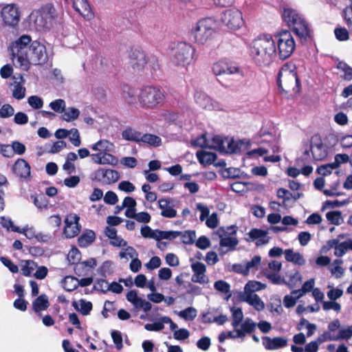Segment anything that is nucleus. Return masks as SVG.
Listing matches in <instances>:
<instances>
[{"instance_id": "3c124183", "label": "nucleus", "mask_w": 352, "mask_h": 352, "mask_svg": "<svg viewBox=\"0 0 352 352\" xmlns=\"http://www.w3.org/2000/svg\"><path fill=\"white\" fill-rule=\"evenodd\" d=\"M337 68L342 71L344 74L342 76L345 80L350 81L352 80V67L344 61H339L337 64Z\"/></svg>"}, {"instance_id": "20e7f679", "label": "nucleus", "mask_w": 352, "mask_h": 352, "mask_svg": "<svg viewBox=\"0 0 352 352\" xmlns=\"http://www.w3.org/2000/svg\"><path fill=\"white\" fill-rule=\"evenodd\" d=\"M31 41V37L24 34L13 42L9 47L12 59L16 58L19 67L25 71L28 69L27 54L29 52Z\"/></svg>"}, {"instance_id": "37998d69", "label": "nucleus", "mask_w": 352, "mask_h": 352, "mask_svg": "<svg viewBox=\"0 0 352 352\" xmlns=\"http://www.w3.org/2000/svg\"><path fill=\"white\" fill-rule=\"evenodd\" d=\"M96 239V234L94 231L89 230L83 233L78 239L80 247H87L89 245Z\"/></svg>"}, {"instance_id": "0eeeda50", "label": "nucleus", "mask_w": 352, "mask_h": 352, "mask_svg": "<svg viewBox=\"0 0 352 352\" xmlns=\"http://www.w3.org/2000/svg\"><path fill=\"white\" fill-rule=\"evenodd\" d=\"M277 43L278 55L280 59L285 60L289 58L294 51L296 44L294 39L288 30H283L275 35Z\"/></svg>"}, {"instance_id": "338daca9", "label": "nucleus", "mask_w": 352, "mask_h": 352, "mask_svg": "<svg viewBox=\"0 0 352 352\" xmlns=\"http://www.w3.org/2000/svg\"><path fill=\"white\" fill-rule=\"evenodd\" d=\"M164 328V322H162V317L159 319V321L150 324L148 323L144 325V329L150 331H160Z\"/></svg>"}, {"instance_id": "6e6552de", "label": "nucleus", "mask_w": 352, "mask_h": 352, "mask_svg": "<svg viewBox=\"0 0 352 352\" xmlns=\"http://www.w3.org/2000/svg\"><path fill=\"white\" fill-rule=\"evenodd\" d=\"M164 94L160 88L154 86L143 87L139 95L138 101L144 108H152L164 100Z\"/></svg>"}, {"instance_id": "a18cd8bd", "label": "nucleus", "mask_w": 352, "mask_h": 352, "mask_svg": "<svg viewBox=\"0 0 352 352\" xmlns=\"http://www.w3.org/2000/svg\"><path fill=\"white\" fill-rule=\"evenodd\" d=\"M347 250H352V239H348L336 245L334 254L338 257H341L345 254Z\"/></svg>"}, {"instance_id": "4be33fe9", "label": "nucleus", "mask_w": 352, "mask_h": 352, "mask_svg": "<svg viewBox=\"0 0 352 352\" xmlns=\"http://www.w3.org/2000/svg\"><path fill=\"white\" fill-rule=\"evenodd\" d=\"M12 170L21 179L30 177V166L24 159H18L13 165Z\"/></svg>"}, {"instance_id": "9d476101", "label": "nucleus", "mask_w": 352, "mask_h": 352, "mask_svg": "<svg viewBox=\"0 0 352 352\" xmlns=\"http://www.w3.org/2000/svg\"><path fill=\"white\" fill-rule=\"evenodd\" d=\"M221 21L230 30H238L243 25L241 12L237 9H229L224 11Z\"/></svg>"}, {"instance_id": "7ed1b4c3", "label": "nucleus", "mask_w": 352, "mask_h": 352, "mask_svg": "<svg viewBox=\"0 0 352 352\" xmlns=\"http://www.w3.org/2000/svg\"><path fill=\"white\" fill-rule=\"evenodd\" d=\"M282 17L302 43L307 42L308 24L306 20L296 10L289 8L283 9Z\"/></svg>"}, {"instance_id": "e2e57ef3", "label": "nucleus", "mask_w": 352, "mask_h": 352, "mask_svg": "<svg viewBox=\"0 0 352 352\" xmlns=\"http://www.w3.org/2000/svg\"><path fill=\"white\" fill-rule=\"evenodd\" d=\"M29 105L34 109H39L43 106V99L38 96H31L28 98Z\"/></svg>"}, {"instance_id": "ddd939ff", "label": "nucleus", "mask_w": 352, "mask_h": 352, "mask_svg": "<svg viewBox=\"0 0 352 352\" xmlns=\"http://www.w3.org/2000/svg\"><path fill=\"white\" fill-rule=\"evenodd\" d=\"M80 217L76 214H69L65 219L63 233L67 238H73L80 232Z\"/></svg>"}, {"instance_id": "774afa93", "label": "nucleus", "mask_w": 352, "mask_h": 352, "mask_svg": "<svg viewBox=\"0 0 352 352\" xmlns=\"http://www.w3.org/2000/svg\"><path fill=\"white\" fill-rule=\"evenodd\" d=\"M334 33L336 38L339 41H344L349 38V32L345 28H336Z\"/></svg>"}, {"instance_id": "f3484780", "label": "nucleus", "mask_w": 352, "mask_h": 352, "mask_svg": "<svg viewBox=\"0 0 352 352\" xmlns=\"http://www.w3.org/2000/svg\"><path fill=\"white\" fill-rule=\"evenodd\" d=\"M84 18L90 19L93 16L91 6L87 0H65Z\"/></svg>"}, {"instance_id": "4c0bfd02", "label": "nucleus", "mask_w": 352, "mask_h": 352, "mask_svg": "<svg viewBox=\"0 0 352 352\" xmlns=\"http://www.w3.org/2000/svg\"><path fill=\"white\" fill-rule=\"evenodd\" d=\"M122 98L129 104H133L137 102V96L135 90L127 85L122 87Z\"/></svg>"}, {"instance_id": "8fccbe9b", "label": "nucleus", "mask_w": 352, "mask_h": 352, "mask_svg": "<svg viewBox=\"0 0 352 352\" xmlns=\"http://www.w3.org/2000/svg\"><path fill=\"white\" fill-rule=\"evenodd\" d=\"M307 157L308 150L305 148L303 152V157H298L296 160L297 166L301 168L302 173L305 176H308Z\"/></svg>"}, {"instance_id": "dca6fc26", "label": "nucleus", "mask_w": 352, "mask_h": 352, "mask_svg": "<svg viewBox=\"0 0 352 352\" xmlns=\"http://www.w3.org/2000/svg\"><path fill=\"white\" fill-rule=\"evenodd\" d=\"M126 298L134 306L135 309H142L144 311L148 312L152 309L151 303L139 297L136 290L129 291L126 294Z\"/></svg>"}, {"instance_id": "6e6d98bb", "label": "nucleus", "mask_w": 352, "mask_h": 352, "mask_svg": "<svg viewBox=\"0 0 352 352\" xmlns=\"http://www.w3.org/2000/svg\"><path fill=\"white\" fill-rule=\"evenodd\" d=\"M214 287L218 292H220L226 294H229V295L226 298L227 300H228L229 298L231 296V294H230V285L227 282L222 280H217L214 283Z\"/></svg>"}, {"instance_id": "f704fd0d", "label": "nucleus", "mask_w": 352, "mask_h": 352, "mask_svg": "<svg viewBox=\"0 0 352 352\" xmlns=\"http://www.w3.org/2000/svg\"><path fill=\"white\" fill-rule=\"evenodd\" d=\"M266 287L265 284L261 283V282L256 280H250L248 281L245 287L244 291L239 292V294H246V295H256L254 294L255 292L260 291Z\"/></svg>"}, {"instance_id": "864d4df0", "label": "nucleus", "mask_w": 352, "mask_h": 352, "mask_svg": "<svg viewBox=\"0 0 352 352\" xmlns=\"http://www.w3.org/2000/svg\"><path fill=\"white\" fill-rule=\"evenodd\" d=\"M78 287V279L73 276H66L63 281V287L67 292H72Z\"/></svg>"}, {"instance_id": "a211bd4d", "label": "nucleus", "mask_w": 352, "mask_h": 352, "mask_svg": "<svg viewBox=\"0 0 352 352\" xmlns=\"http://www.w3.org/2000/svg\"><path fill=\"white\" fill-rule=\"evenodd\" d=\"M196 103L203 109L208 110H217L220 109L218 102L214 101L211 98L203 92H197L195 94Z\"/></svg>"}, {"instance_id": "e433bc0d", "label": "nucleus", "mask_w": 352, "mask_h": 352, "mask_svg": "<svg viewBox=\"0 0 352 352\" xmlns=\"http://www.w3.org/2000/svg\"><path fill=\"white\" fill-rule=\"evenodd\" d=\"M72 305L76 310L80 311L84 316L89 315L93 307L90 301H86L84 299H80L78 302L74 301Z\"/></svg>"}, {"instance_id": "5701e85b", "label": "nucleus", "mask_w": 352, "mask_h": 352, "mask_svg": "<svg viewBox=\"0 0 352 352\" xmlns=\"http://www.w3.org/2000/svg\"><path fill=\"white\" fill-rule=\"evenodd\" d=\"M110 153L111 152H102L91 154V160L97 164L116 165L118 162V158Z\"/></svg>"}, {"instance_id": "a19ab883", "label": "nucleus", "mask_w": 352, "mask_h": 352, "mask_svg": "<svg viewBox=\"0 0 352 352\" xmlns=\"http://www.w3.org/2000/svg\"><path fill=\"white\" fill-rule=\"evenodd\" d=\"M178 232L175 231H162L155 230L152 239L160 241L162 239L173 240L177 237Z\"/></svg>"}, {"instance_id": "13d9d810", "label": "nucleus", "mask_w": 352, "mask_h": 352, "mask_svg": "<svg viewBox=\"0 0 352 352\" xmlns=\"http://www.w3.org/2000/svg\"><path fill=\"white\" fill-rule=\"evenodd\" d=\"M178 316L186 320H192L197 316V310L190 307L179 312Z\"/></svg>"}, {"instance_id": "680f3d73", "label": "nucleus", "mask_w": 352, "mask_h": 352, "mask_svg": "<svg viewBox=\"0 0 352 352\" xmlns=\"http://www.w3.org/2000/svg\"><path fill=\"white\" fill-rule=\"evenodd\" d=\"M25 87L16 82L12 91V96L16 100H21L25 96Z\"/></svg>"}, {"instance_id": "79ce46f5", "label": "nucleus", "mask_w": 352, "mask_h": 352, "mask_svg": "<svg viewBox=\"0 0 352 352\" xmlns=\"http://www.w3.org/2000/svg\"><path fill=\"white\" fill-rule=\"evenodd\" d=\"M142 133L131 127L126 128L122 133V138L135 142H140Z\"/></svg>"}, {"instance_id": "1a4fd4ad", "label": "nucleus", "mask_w": 352, "mask_h": 352, "mask_svg": "<svg viewBox=\"0 0 352 352\" xmlns=\"http://www.w3.org/2000/svg\"><path fill=\"white\" fill-rule=\"evenodd\" d=\"M28 60V68L30 63L34 65H41L47 60L45 46L37 41H32L29 47V52L27 54Z\"/></svg>"}, {"instance_id": "423d86ee", "label": "nucleus", "mask_w": 352, "mask_h": 352, "mask_svg": "<svg viewBox=\"0 0 352 352\" xmlns=\"http://www.w3.org/2000/svg\"><path fill=\"white\" fill-rule=\"evenodd\" d=\"M216 22L212 18L199 20L191 30L195 42L204 45L212 38L215 34Z\"/></svg>"}, {"instance_id": "72a5a7b5", "label": "nucleus", "mask_w": 352, "mask_h": 352, "mask_svg": "<svg viewBox=\"0 0 352 352\" xmlns=\"http://www.w3.org/2000/svg\"><path fill=\"white\" fill-rule=\"evenodd\" d=\"M248 144V142L245 140L234 141L232 138H228V142H227L226 145V153L241 152L246 148Z\"/></svg>"}, {"instance_id": "58836bf2", "label": "nucleus", "mask_w": 352, "mask_h": 352, "mask_svg": "<svg viewBox=\"0 0 352 352\" xmlns=\"http://www.w3.org/2000/svg\"><path fill=\"white\" fill-rule=\"evenodd\" d=\"M196 155L199 162L203 164H212L217 159V155L214 153L204 151H197Z\"/></svg>"}, {"instance_id": "c03bdc74", "label": "nucleus", "mask_w": 352, "mask_h": 352, "mask_svg": "<svg viewBox=\"0 0 352 352\" xmlns=\"http://www.w3.org/2000/svg\"><path fill=\"white\" fill-rule=\"evenodd\" d=\"M146 143L152 146H159L161 144L162 140L159 136L155 135L145 133L141 135L140 142Z\"/></svg>"}, {"instance_id": "2f4dec72", "label": "nucleus", "mask_w": 352, "mask_h": 352, "mask_svg": "<svg viewBox=\"0 0 352 352\" xmlns=\"http://www.w3.org/2000/svg\"><path fill=\"white\" fill-rule=\"evenodd\" d=\"M285 260L295 265H303L306 263V260L303 256L298 252H294L292 249H287L284 251Z\"/></svg>"}, {"instance_id": "6ab92c4d", "label": "nucleus", "mask_w": 352, "mask_h": 352, "mask_svg": "<svg viewBox=\"0 0 352 352\" xmlns=\"http://www.w3.org/2000/svg\"><path fill=\"white\" fill-rule=\"evenodd\" d=\"M212 72L216 76L222 74H234L239 73L240 69L236 65L221 60L213 64Z\"/></svg>"}, {"instance_id": "c756f323", "label": "nucleus", "mask_w": 352, "mask_h": 352, "mask_svg": "<svg viewBox=\"0 0 352 352\" xmlns=\"http://www.w3.org/2000/svg\"><path fill=\"white\" fill-rule=\"evenodd\" d=\"M261 261V257L260 256H254L251 261H247L244 265H239V267L240 269L238 270L237 272L244 275H247L250 271L257 270Z\"/></svg>"}, {"instance_id": "09e8293b", "label": "nucleus", "mask_w": 352, "mask_h": 352, "mask_svg": "<svg viewBox=\"0 0 352 352\" xmlns=\"http://www.w3.org/2000/svg\"><path fill=\"white\" fill-rule=\"evenodd\" d=\"M80 115V111L74 107L65 108V111L62 116L63 120L67 122H71L76 120Z\"/></svg>"}, {"instance_id": "4468645a", "label": "nucleus", "mask_w": 352, "mask_h": 352, "mask_svg": "<svg viewBox=\"0 0 352 352\" xmlns=\"http://www.w3.org/2000/svg\"><path fill=\"white\" fill-rule=\"evenodd\" d=\"M94 179L104 184L116 183L120 179L117 170L100 168L94 173Z\"/></svg>"}, {"instance_id": "cd10ccee", "label": "nucleus", "mask_w": 352, "mask_h": 352, "mask_svg": "<svg viewBox=\"0 0 352 352\" xmlns=\"http://www.w3.org/2000/svg\"><path fill=\"white\" fill-rule=\"evenodd\" d=\"M219 254L223 255L230 250H234L235 247L237 245L239 241L236 237L228 236V237H219Z\"/></svg>"}, {"instance_id": "b1692460", "label": "nucleus", "mask_w": 352, "mask_h": 352, "mask_svg": "<svg viewBox=\"0 0 352 352\" xmlns=\"http://www.w3.org/2000/svg\"><path fill=\"white\" fill-rule=\"evenodd\" d=\"M287 340L282 337L271 338L267 336L263 338V344L267 350H276L287 346Z\"/></svg>"}, {"instance_id": "f8f14e48", "label": "nucleus", "mask_w": 352, "mask_h": 352, "mask_svg": "<svg viewBox=\"0 0 352 352\" xmlns=\"http://www.w3.org/2000/svg\"><path fill=\"white\" fill-rule=\"evenodd\" d=\"M1 17L4 23L10 27L16 26L20 21V12L15 4H9L1 10Z\"/></svg>"}, {"instance_id": "393cba45", "label": "nucleus", "mask_w": 352, "mask_h": 352, "mask_svg": "<svg viewBox=\"0 0 352 352\" xmlns=\"http://www.w3.org/2000/svg\"><path fill=\"white\" fill-rule=\"evenodd\" d=\"M30 20L34 23V28L38 31L49 30L52 28L51 25L39 10L33 12L31 14Z\"/></svg>"}, {"instance_id": "603ef678", "label": "nucleus", "mask_w": 352, "mask_h": 352, "mask_svg": "<svg viewBox=\"0 0 352 352\" xmlns=\"http://www.w3.org/2000/svg\"><path fill=\"white\" fill-rule=\"evenodd\" d=\"M327 219L334 225H340L343 222L340 211H330L326 214Z\"/></svg>"}, {"instance_id": "c85d7f7f", "label": "nucleus", "mask_w": 352, "mask_h": 352, "mask_svg": "<svg viewBox=\"0 0 352 352\" xmlns=\"http://www.w3.org/2000/svg\"><path fill=\"white\" fill-rule=\"evenodd\" d=\"M158 206L161 209V215L166 218H174L177 216V211L170 205V199H161L158 200Z\"/></svg>"}, {"instance_id": "9b49d317", "label": "nucleus", "mask_w": 352, "mask_h": 352, "mask_svg": "<svg viewBox=\"0 0 352 352\" xmlns=\"http://www.w3.org/2000/svg\"><path fill=\"white\" fill-rule=\"evenodd\" d=\"M309 151L316 161L323 160L328 155L327 147L322 143L320 137L318 135L311 137L309 142Z\"/></svg>"}, {"instance_id": "69168bd1", "label": "nucleus", "mask_w": 352, "mask_h": 352, "mask_svg": "<svg viewBox=\"0 0 352 352\" xmlns=\"http://www.w3.org/2000/svg\"><path fill=\"white\" fill-rule=\"evenodd\" d=\"M14 113V109L10 104H3L0 109V118H8L12 116Z\"/></svg>"}, {"instance_id": "5fc2aeb1", "label": "nucleus", "mask_w": 352, "mask_h": 352, "mask_svg": "<svg viewBox=\"0 0 352 352\" xmlns=\"http://www.w3.org/2000/svg\"><path fill=\"white\" fill-rule=\"evenodd\" d=\"M21 267L22 274L25 276H30L37 265L34 261L26 260L22 261Z\"/></svg>"}, {"instance_id": "0e129e2a", "label": "nucleus", "mask_w": 352, "mask_h": 352, "mask_svg": "<svg viewBox=\"0 0 352 352\" xmlns=\"http://www.w3.org/2000/svg\"><path fill=\"white\" fill-rule=\"evenodd\" d=\"M69 135H68L70 142L75 146H79L81 144V140L79 131L77 129H72L69 131Z\"/></svg>"}, {"instance_id": "ea45409f", "label": "nucleus", "mask_w": 352, "mask_h": 352, "mask_svg": "<svg viewBox=\"0 0 352 352\" xmlns=\"http://www.w3.org/2000/svg\"><path fill=\"white\" fill-rule=\"evenodd\" d=\"M49 301L46 295L42 294L37 297L32 303L33 309L35 312L45 310L49 307Z\"/></svg>"}, {"instance_id": "aec40b11", "label": "nucleus", "mask_w": 352, "mask_h": 352, "mask_svg": "<svg viewBox=\"0 0 352 352\" xmlns=\"http://www.w3.org/2000/svg\"><path fill=\"white\" fill-rule=\"evenodd\" d=\"M308 292V280H306L301 289L294 290L290 295H286L283 298V305L287 308L295 305L297 299L305 295Z\"/></svg>"}, {"instance_id": "7c9ffc66", "label": "nucleus", "mask_w": 352, "mask_h": 352, "mask_svg": "<svg viewBox=\"0 0 352 352\" xmlns=\"http://www.w3.org/2000/svg\"><path fill=\"white\" fill-rule=\"evenodd\" d=\"M256 324L250 318H247L241 324V329H234L239 338H243L246 333H251L254 331Z\"/></svg>"}, {"instance_id": "a878e982", "label": "nucleus", "mask_w": 352, "mask_h": 352, "mask_svg": "<svg viewBox=\"0 0 352 352\" xmlns=\"http://www.w3.org/2000/svg\"><path fill=\"white\" fill-rule=\"evenodd\" d=\"M227 142H228V138L214 135L211 138H208V148L214 149L221 153H227Z\"/></svg>"}, {"instance_id": "bb28decb", "label": "nucleus", "mask_w": 352, "mask_h": 352, "mask_svg": "<svg viewBox=\"0 0 352 352\" xmlns=\"http://www.w3.org/2000/svg\"><path fill=\"white\" fill-rule=\"evenodd\" d=\"M238 298L239 300L252 306L256 311H260L265 309V304L258 295L238 294Z\"/></svg>"}, {"instance_id": "de8ad7c7", "label": "nucleus", "mask_w": 352, "mask_h": 352, "mask_svg": "<svg viewBox=\"0 0 352 352\" xmlns=\"http://www.w3.org/2000/svg\"><path fill=\"white\" fill-rule=\"evenodd\" d=\"M178 232V236H180L182 241L185 244H192L195 241L196 232L194 230H186L184 232L175 231Z\"/></svg>"}, {"instance_id": "2eb2a0df", "label": "nucleus", "mask_w": 352, "mask_h": 352, "mask_svg": "<svg viewBox=\"0 0 352 352\" xmlns=\"http://www.w3.org/2000/svg\"><path fill=\"white\" fill-rule=\"evenodd\" d=\"M191 268L193 272L191 277L192 283L204 285L209 282V279L206 275V267L205 264L199 261L193 262L191 264Z\"/></svg>"}, {"instance_id": "bf43d9fd", "label": "nucleus", "mask_w": 352, "mask_h": 352, "mask_svg": "<svg viewBox=\"0 0 352 352\" xmlns=\"http://www.w3.org/2000/svg\"><path fill=\"white\" fill-rule=\"evenodd\" d=\"M49 107L57 113H63L65 111L66 103L63 99H56L51 102Z\"/></svg>"}, {"instance_id": "39448f33", "label": "nucleus", "mask_w": 352, "mask_h": 352, "mask_svg": "<svg viewBox=\"0 0 352 352\" xmlns=\"http://www.w3.org/2000/svg\"><path fill=\"white\" fill-rule=\"evenodd\" d=\"M195 49L189 43L179 42L172 47L170 54L171 63L177 66L186 67L194 58Z\"/></svg>"}, {"instance_id": "49530a36", "label": "nucleus", "mask_w": 352, "mask_h": 352, "mask_svg": "<svg viewBox=\"0 0 352 352\" xmlns=\"http://www.w3.org/2000/svg\"><path fill=\"white\" fill-rule=\"evenodd\" d=\"M230 311L232 312V325L234 330L236 329L241 323L243 319V314L241 308L231 307Z\"/></svg>"}, {"instance_id": "412c9836", "label": "nucleus", "mask_w": 352, "mask_h": 352, "mask_svg": "<svg viewBox=\"0 0 352 352\" xmlns=\"http://www.w3.org/2000/svg\"><path fill=\"white\" fill-rule=\"evenodd\" d=\"M129 63L133 69L140 70L147 63V58L145 52L140 50H133L130 55Z\"/></svg>"}, {"instance_id": "f257e3e1", "label": "nucleus", "mask_w": 352, "mask_h": 352, "mask_svg": "<svg viewBox=\"0 0 352 352\" xmlns=\"http://www.w3.org/2000/svg\"><path fill=\"white\" fill-rule=\"evenodd\" d=\"M276 83L283 96L288 98L289 96L298 94L300 85L295 65L288 63L284 64L278 72Z\"/></svg>"}, {"instance_id": "473e14b6", "label": "nucleus", "mask_w": 352, "mask_h": 352, "mask_svg": "<svg viewBox=\"0 0 352 352\" xmlns=\"http://www.w3.org/2000/svg\"><path fill=\"white\" fill-rule=\"evenodd\" d=\"M41 14L45 16L47 21L52 27V25L55 19L58 16V12L54 5L52 3H47L39 10Z\"/></svg>"}, {"instance_id": "4d7b16f0", "label": "nucleus", "mask_w": 352, "mask_h": 352, "mask_svg": "<svg viewBox=\"0 0 352 352\" xmlns=\"http://www.w3.org/2000/svg\"><path fill=\"white\" fill-rule=\"evenodd\" d=\"M237 228L234 226L221 227L218 229L217 234L219 237L232 236L236 233Z\"/></svg>"}, {"instance_id": "052dcab7", "label": "nucleus", "mask_w": 352, "mask_h": 352, "mask_svg": "<svg viewBox=\"0 0 352 352\" xmlns=\"http://www.w3.org/2000/svg\"><path fill=\"white\" fill-rule=\"evenodd\" d=\"M99 274L107 277L113 272V263L110 261H104L98 269Z\"/></svg>"}, {"instance_id": "c9c22d12", "label": "nucleus", "mask_w": 352, "mask_h": 352, "mask_svg": "<svg viewBox=\"0 0 352 352\" xmlns=\"http://www.w3.org/2000/svg\"><path fill=\"white\" fill-rule=\"evenodd\" d=\"M93 151L102 152H113L115 148L114 144L107 140H100L91 146Z\"/></svg>"}, {"instance_id": "f03ea898", "label": "nucleus", "mask_w": 352, "mask_h": 352, "mask_svg": "<svg viewBox=\"0 0 352 352\" xmlns=\"http://www.w3.org/2000/svg\"><path fill=\"white\" fill-rule=\"evenodd\" d=\"M251 54L259 65L267 66L276 54L275 41L270 34L263 35L252 43Z\"/></svg>"}]
</instances>
